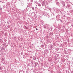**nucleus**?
<instances>
[{"mask_svg": "<svg viewBox=\"0 0 73 73\" xmlns=\"http://www.w3.org/2000/svg\"><path fill=\"white\" fill-rule=\"evenodd\" d=\"M33 60H36V57H34Z\"/></svg>", "mask_w": 73, "mask_h": 73, "instance_id": "20e7f679", "label": "nucleus"}, {"mask_svg": "<svg viewBox=\"0 0 73 73\" xmlns=\"http://www.w3.org/2000/svg\"><path fill=\"white\" fill-rule=\"evenodd\" d=\"M26 29H27V27H26Z\"/></svg>", "mask_w": 73, "mask_h": 73, "instance_id": "1a4fd4ad", "label": "nucleus"}, {"mask_svg": "<svg viewBox=\"0 0 73 73\" xmlns=\"http://www.w3.org/2000/svg\"><path fill=\"white\" fill-rule=\"evenodd\" d=\"M23 5V4H22V5Z\"/></svg>", "mask_w": 73, "mask_h": 73, "instance_id": "f8f14e48", "label": "nucleus"}, {"mask_svg": "<svg viewBox=\"0 0 73 73\" xmlns=\"http://www.w3.org/2000/svg\"><path fill=\"white\" fill-rule=\"evenodd\" d=\"M1 9V8L0 7V10Z\"/></svg>", "mask_w": 73, "mask_h": 73, "instance_id": "9b49d317", "label": "nucleus"}, {"mask_svg": "<svg viewBox=\"0 0 73 73\" xmlns=\"http://www.w3.org/2000/svg\"><path fill=\"white\" fill-rule=\"evenodd\" d=\"M38 30V29L37 28H36V31H37Z\"/></svg>", "mask_w": 73, "mask_h": 73, "instance_id": "0eeeda50", "label": "nucleus"}, {"mask_svg": "<svg viewBox=\"0 0 73 73\" xmlns=\"http://www.w3.org/2000/svg\"><path fill=\"white\" fill-rule=\"evenodd\" d=\"M44 5H45V2H44V1H43L42 2V6H44Z\"/></svg>", "mask_w": 73, "mask_h": 73, "instance_id": "f03ea898", "label": "nucleus"}, {"mask_svg": "<svg viewBox=\"0 0 73 73\" xmlns=\"http://www.w3.org/2000/svg\"><path fill=\"white\" fill-rule=\"evenodd\" d=\"M41 46H43L44 47V45H41Z\"/></svg>", "mask_w": 73, "mask_h": 73, "instance_id": "423d86ee", "label": "nucleus"}, {"mask_svg": "<svg viewBox=\"0 0 73 73\" xmlns=\"http://www.w3.org/2000/svg\"><path fill=\"white\" fill-rule=\"evenodd\" d=\"M62 5L63 6H64V7H65V2L64 1H62Z\"/></svg>", "mask_w": 73, "mask_h": 73, "instance_id": "f257e3e1", "label": "nucleus"}, {"mask_svg": "<svg viewBox=\"0 0 73 73\" xmlns=\"http://www.w3.org/2000/svg\"><path fill=\"white\" fill-rule=\"evenodd\" d=\"M44 28L45 29V28H46V27H44Z\"/></svg>", "mask_w": 73, "mask_h": 73, "instance_id": "6e6552de", "label": "nucleus"}, {"mask_svg": "<svg viewBox=\"0 0 73 73\" xmlns=\"http://www.w3.org/2000/svg\"><path fill=\"white\" fill-rule=\"evenodd\" d=\"M32 64H33V62H32Z\"/></svg>", "mask_w": 73, "mask_h": 73, "instance_id": "9d476101", "label": "nucleus"}, {"mask_svg": "<svg viewBox=\"0 0 73 73\" xmlns=\"http://www.w3.org/2000/svg\"><path fill=\"white\" fill-rule=\"evenodd\" d=\"M32 9H33V10H34V7H32Z\"/></svg>", "mask_w": 73, "mask_h": 73, "instance_id": "39448f33", "label": "nucleus"}, {"mask_svg": "<svg viewBox=\"0 0 73 73\" xmlns=\"http://www.w3.org/2000/svg\"><path fill=\"white\" fill-rule=\"evenodd\" d=\"M35 66H37V65L38 64L37 62H35Z\"/></svg>", "mask_w": 73, "mask_h": 73, "instance_id": "7ed1b4c3", "label": "nucleus"}]
</instances>
